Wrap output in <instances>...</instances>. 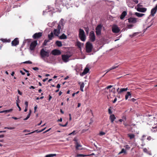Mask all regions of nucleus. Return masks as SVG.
I'll return each mask as SVG.
<instances>
[{
  "instance_id": "f257e3e1",
  "label": "nucleus",
  "mask_w": 157,
  "mask_h": 157,
  "mask_svg": "<svg viewBox=\"0 0 157 157\" xmlns=\"http://www.w3.org/2000/svg\"><path fill=\"white\" fill-rule=\"evenodd\" d=\"M78 36L80 39L83 41H84L86 39L85 33L83 29L81 28L79 30Z\"/></svg>"
},
{
  "instance_id": "b1692460",
  "label": "nucleus",
  "mask_w": 157,
  "mask_h": 157,
  "mask_svg": "<svg viewBox=\"0 0 157 157\" xmlns=\"http://www.w3.org/2000/svg\"><path fill=\"white\" fill-rule=\"evenodd\" d=\"M13 109H10L9 110H3L2 111H0V113H7L11 112L12 111Z\"/></svg>"
},
{
  "instance_id": "f3484780",
  "label": "nucleus",
  "mask_w": 157,
  "mask_h": 157,
  "mask_svg": "<svg viewBox=\"0 0 157 157\" xmlns=\"http://www.w3.org/2000/svg\"><path fill=\"white\" fill-rule=\"evenodd\" d=\"M89 71V69L88 67H85V69L84 70L83 72L81 74V75L82 76H83L86 74Z\"/></svg>"
},
{
  "instance_id": "37998d69",
  "label": "nucleus",
  "mask_w": 157,
  "mask_h": 157,
  "mask_svg": "<svg viewBox=\"0 0 157 157\" xmlns=\"http://www.w3.org/2000/svg\"><path fill=\"white\" fill-rule=\"evenodd\" d=\"M76 131L75 130H74V131H73L71 133H70L69 134V135H71L72 134H73V135H75L76 133Z\"/></svg>"
},
{
  "instance_id": "3c124183",
  "label": "nucleus",
  "mask_w": 157,
  "mask_h": 157,
  "mask_svg": "<svg viewBox=\"0 0 157 157\" xmlns=\"http://www.w3.org/2000/svg\"><path fill=\"white\" fill-rule=\"evenodd\" d=\"M84 84L83 82H82L80 85V88H84Z\"/></svg>"
},
{
  "instance_id": "a211bd4d",
  "label": "nucleus",
  "mask_w": 157,
  "mask_h": 157,
  "mask_svg": "<svg viewBox=\"0 0 157 157\" xmlns=\"http://www.w3.org/2000/svg\"><path fill=\"white\" fill-rule=\"evenodd\" d=\"M127 12L126 11H124L121 14L120 16V18L121 20L123 19L125 16L127 15Z\"/></svg>"
},
{
  "instance_id": "20e7f679",
  "label": "nucleus",
  "mask_w": 157,
  "mask_h": 157,
  "mask_svg": "<svg viewBox=\"0 0 157 157\" xmlns=\"http://www.w3.org/2000/svg\"><path fill=\"white\" fill-rule=\"evenodd\" d=\"M102 27V25L101 24H99L98 25L96 28V33L97 36H99L101 35Z\"/></svg>"
},
{
  "instance_id": "2f4dec72",
  "label": "nucleus",
  "mask_w": 157,
  "mask_h": 157,
  "mask_svg": "<svg viewBox=\"0 0 157 157\" xmlns=\"http://www.w3.org/2000/svg\"><path fill=\"white\" fill-rule=\"evenodd\" d=\"M56 154H50L46 155L45 157H53L56 156Z\"/></svg>"
},
{
  "instance_id": "473e14b6",
  "label": "nucleus",
  "mask_w": 157,
  "mask_h": 157,
  "mask_svg": "<svg viewBox=\"0 0 157 157\" xmlns=\"http://www.w3.org/2000/svg\"><path fill=\"white\" fill-rule=\"evenodd\" d=\"M50 40H44L43 43V45L44 46H46L47 45V44L48 42H50Z\"/></svg>"
},
{
  "instance_id": "e433bc0d",
  "label": "nucleus",
  "mask_w": 157,
  "mask_h": 157,
  "mask_svg": "<svg viewBox=\"0 0 157 157\" xmlns=\"http://www.w3.org/2000/svg\"><path fill=\"white\" fill-rule=\"evenodd\" d=\"M127 27L128 29H131L133 27L134 25L132 24H129L127 25Z\"/></svg>"
},
{
  "instance_id": "0eeeda50",
  "label": "nucleus",
  "mask_w": 157,
  "mask_h": 157,
  "mask_svg": "<svg viewBox=\"0 0 157 157\" xmlns=\"http://www.w3.org/2000/svg\"><path fill=\"white\" fill-rule=\"evenodd\" d=\"M37 44V40H34L32 42L30 45V49L31 51L34 50Z\"/></svg>"
},
{
  "instance_id": "72a5a7b5",
  "label": "nucleus",
  "mask_w": 157,
  "mask_h": 157,
  "mask_svg": "<svg viewBox=\"0 0 157 157\" xmlns=\"http://www.w3.org/2000/svg\"><path fill=\"white\" fill-rule=\"evenodd\" d=\"M118 67V66H113L110 69H109L108 70V71L106 72V73L105 74H105L106 73H107L108 72H109V71L112 70H113V69H115L117 67Z\"/></svg>"
},
{
  "instance_id": "4c0bfd02",
  "label": "nucleus",
  "mask_w": 157,
  "mask_h": 157,
  "mask_svg": "<svg viewBox=\"0 0 157 157\" xmlns=\"http://www.w3.org/2000/svg\"><path fill=\"white\" fill-rule=\"evenodd\" d=\"M39 131H38V130H35V131H33V132H30V133H29L28 134H26V135H30L31 134L33 133H34L35 132H37L38 133V132H39Z\"/></svg>"
},
{
  "instance_id": "c9c22d12",
  "label": "nucleus",
  "mask_w": 157,
  "mask_h": 157,
  "mask_svg": "<svg viewBox=\"0 0 157 157\" xmlns=\"http://www.w3.org/2000/svg\"><path fill=\"white\" fill-rule=\"evenodd\" d=\"M122 153H126V151L124 148L122 149L121 150V151L120 152H119V153L118 154L120 155Z\"/></svg>"
},
{
  "instance_id": "423d86ee",
  "label": "nucleus",
  "mask_w": 157,
  "mask_h": 157,
  "mask_svg": "<svg viewBox=\"0 0 157 157\" xmlns=\"http://www.w3.org/2000/svg\"><path fill=\"white\" fill-rule=\"evenodd\" d=\"M61 29V26L59 25H58L57 29H55L53 31L54 34L56 36H58L60 33V29Z\"/></svg>"
},
{
  "instance_id": "4be33fe9",
  "label": "nucleus",
  "mask_w": 157,
  "mask_h": 157,
  "mask_svg": "<svg viewBox=\"0 0 157 157\" xmlns=\"http://www.w3.org/2000/svg\"><path fill=\"white\" fill-rule=\"evenodd\" d=\"M54 33L53 32H51L50 34L48 35V39L50 40H52V38L54 37Z\"/></svg>"
},
{
  "instance_id": "ddd939ff",
  "label": "nucleus",
  "mask_w": 157,
  "mask_h": 157,
  "mask_svg": "<svg viewBox=\"0 0 157 157\" xmlns=\"http://www.w3.org/2000/svg\"><path fill=\"white\" fill-rule=\"evenodd\" d=\"M157 11V5L153 8L151 10V15L153 16L156 13Z\"/></svg>"
},
{
  "instance_id": "6e6552de",
  "label": "nucleus",
  "mask_w": 157,
  "mask_h": 157,
  "mask_svg": "<svg viewBox=\"0 0 157 157\" xmlns=\"http://www.w3.org/2000/svg\"><path fill=\"white\" fill-rule=\"evenodd\" d=\"M70 56L66 55H62V58L64 62H67L68 61Z\"/></svg>"
},
{
  "instance_id": "c85d7f7f",
  "label": "nucleus",
  "mask_w": 157,
  "mask_h": 157,
  "mask_svg": "<svg viewBox=\"0 0 157 157\" xmlns=\"http://www.w3.org/2000/svg\"><path fill=\"white\" fill-rule=\"evenodd\" d=\"M131 93L130 92H128L125 95V99L126 100H127L128 98V97L129 96H131Z\"/></svg>"
},
{
  "instance_id": "a18cd8bd",
  "label": "nucleus",
  "mask_w": 157,
  "mask_h": 157,
  "mask_svg": "<svg viewBox=\"0 0 157 157\" xmlns=\"http://www.w3.org/2000/svg\"><path fill=\"white\" fill-rule=\"evenodd\" d=\"M105 134V133L103 132H101L99 133V135L100 136H103Z\"/></svg>"
},
{
  "instance_id": "e2e57ef3",
  "label": "nucleus",
  "mask_w": 157,
  "mask_h": 157,
  "mask_svg": "<svg viewBox=\"0 0 157 157\" xmlns=\"http://www.w3.org/2000/svg\"><path fill=\"white\" fill-rule=\"evenodd\" d=\"M15 128L14 127H8V129L10 130H13Z\"/></svg>"
},
{
  "instance_id": "9b49d317",
  "label": "nucleus",
  "mask_w": 157,
  "mask_h": 157,
  "mask_svg": "<svg viewBox=\"0 0 157 157\" xmlns=\"http://www.w3.org/2000/svg\"><path fill=\"white\" fill-rule=\"evenodd\" d=\"M19 40L17 38H15L11 42L12 46H16L19 44Z\"/></svg>"
},
{
  "instance_id": "a19ab883",
  "label": "nucleus",
  "mask_w": 157,
  "mask_h": 157,
  "mask_svg": "<svg viewBox=\"0 0 157 157\" xmlns=\"http://www.w3.org/2000/svg\"><path fill=\"white\" fill-rule=\"evenodd\" d=\"M23 63L31 64H32V62H31L30 61H26L23 62Z\"/></svg>"
},
{
  "instance_id": "4468645a",
  "label": "nucleus",
  "mask_w": 157,
  "mask_h": 157,
  "mask_svg": "<svg viewBox=\"0 0 157 157\" xmlns=\"http://www.w3.org/2000/svg\"><path fill=\"white\" fill-rule=\"evenodd\" d=\"M147 8H141L140 7H137L136 10L137 11L142 13L145 12L147 10Z\"/></svg>"
},
{
  "instance_id": "052dcab7",
  "label": "nucleus",
  "mask_w": 157,
  "mask_h": 157,
  "mask_svg": "<svg viewBox=\"0 0 157 157\" xmlns=\"http://www.w3.org/2000/svg\"><path fill=\"white\" fill-rule=\"evenodd\" d=\"M25 104L26 105V106H27V107H28V103L27 101H25Z\"/></svg>"
},
{
  "instance_id": "de8ad7c7",
  "label": "nucleus",
  "mask_w": 157,
  "mask_h": 157,
  "mask_svg": "<svg viewBox=\"0 0 157 157\" xmlns=\"http://www.w3.org/2000/svg\"><path fill=\"white\" fill-rule=\"evenodd\" d=\"M136 99H134V98H132L131 99H129L128 100L129 101H131L133 102H134L135 101H136Z\"/></svg>"
},
{
  "instance_id": "0e129e2a",
  "label": "nucleus",
  "mask_w": 157,
  "mask_h": 157,
  "mask_svg": "<svg viewBox=\"0 0 157 157\" xmlns=\"http://www.w3.org/2000/svg\"><path fill=\"white\" fill-rule=\"evenodd\" d=\"M20 72L22 74V75H24L25 74V73L22 71L21 70L20 71Z\"/></svg>"
},
{
  "instance_id": "680f3d73",
  "label": "nucleus",
  "mask_w": 157,
  "mask_h": 157,
  "mask_svg": "<svg viewBox=\"0 0 157 157\" xmlns=\"http://www.w3.org/2000/svg\"><path fill=\"white\" fill-rule=\"evenodd\" d=\"M17 107H18V108H19V110L20 111H21V108L20 107V106H19V104H17Z\"/></svg>"
},
{
  "instance_id": "1a4fd4ad",
  "label": "nucleus",
  "mask_w": 157,
  "mask_h": 157,
  "mask_svg": "<svg viewBox=\"0 0 157 157\" xmlns=\"http://www.w3.org/2000/svg\"><path fill=\"white\" fill-rule=\"evenodd\" d=\"M127 20L129 23L135 24L137 22V18L131 17L128 18Z\"/></svg>"
},
{
  "instance_id": "c03bdc74",
  "label": "nucleus",
  "mask_w": 157,
  "mask_h": 157,
  "mask_svg": "<svg viewBox=\"0 0 157 157\" xmlns=\"http://www.w3.org/2000/svg\"><path fill=\"white\" fill-rule=\"evenodd\" d=\"M124 147L126 149H127L128 150H129L130 148V147L128 144H127L125 146H124Z\"/></svg>"
},
{
  "instance_id": "338daca9",
  "label": "nucleus",
  "mask_w": 157,
  "mask_h": 157,
  "mask_svg": "<svg viewBox=\"0 0 157 157\" xmlns=\"http://www.w3.org/2000/svg\"><path fill=\"white\" fill-rule=\"evenodd\" d=\"M28 110V107H27V106H25V109L24 110V111L25 112H26Z\"/></svg>"
},
{
  "instance_id": "2eb2a0df",
  "label": "nucleus",
  "mask_w": 157,
  "mask_h": 157,
  "mask_svg": "<svg viewBox=\"0 0 157 157\" xmlns=\"http://www.w3.org/2000/svg\"><path fill=\"white\" fill-rule=\"evenodd\" d=\"M112 30L113 33H117L120 32V29L117 26H115L112 28Z\"/></svg>"
},
{
  "instance_id": "393cba45",
  "label": "nucleus",
  "mask_w": 157,
  "mask_h": 157,
  "mask_svg": "<svg viewBox=\"0 0 157 157\" xmlns=\"http://www.w3.org/2000/svg\"><path fill=\"white\" fill-rule=\"evenodd\" d=\"M82 44V45H83V44H81V42H80L79 41H78L76 42V46L79 48H81V45Z\"/></svg>"
},
{
  "instance_id": "13d9d810",
  "label": "nucleus",
  "mask_w": 157,
  "mask_h": 157,
  "mask_svg": "<svg viewBox=\"0 0 157 157\" xmlns=\"http://www.w3.org/2000/svg\"><path fill=\"white\" fill-rule=\"evenodd\" d=\"M26 43V41H25V40L24 41H23V44L21 46V47H23V46L25 45V43Z\"/></svg>"
},
{
  "instance_id": "79ce46f5",
  "label": "nucleus",
  "mask_w": 157,
  "mask_h": 157,
  "mask_svg": "<svg viewBox=\"0 0 157 157\" xmlns=\"http://www.w3.org/2000/svg\"><path fill=\"white\" fill-rule=\"evenodd\" d=\"M63 18H62L61 19L60 21V24L61 25L63 26Z\"/></svg>"
},
{
  "instance_id": "49530a36",
  "label": "nucleus",
  "mask_w": 157,
  "mask_h": 157,
  "mask_svg": "<svg viewBox=\"0 0 157 157\" xmlns=\"http://www.w3.org/2000/svg\"><path fill=\"white\" fill-rule=\"evenodd\" d=\"M113 86H112V85H109V86H107L106 88H105V89H109L111 88Z\"/></svg>"
},
{
  "instance_id": "f8f14e48",
  "label": "nucleus",
  "mask_w": 157,
  "mask_h": 157,
  "mask_svg": "<svg viewBox=\"0 0 157 157\" xmlns=\"http://www.w3.org/2000/svg\"><path fill=\"white\" fill-rule=\"evenodd\" d=\"M52 53L53 55L56 56L60 55L61 52V51L59 50L54 49L52 51Z\"/></svg>"
},
{
  "instance_id": "58836bf2",
  "label": "nucleus",
  "mask_w": 157,
  "mask_h": 157,
  "mask_svg": "<svg viewBox=\"0 0 157 157\" xmlns=\"http://www.w3.org/2000/svg\"><path fill=\"white\" fill-rule=\"evenodd\" d=\"M109 92H113L114 93V94H115L116 93V91L115 90V88H113L111 90H110Z\"/></svg>"
},
{
  "instance_id": "f704fd0d",
  "label": "nucleus",
  "mask_w": 157,
  "mask_h": 157,
  "mask_svg": "<svg viewBox=\"0 0 157 157\" xmlns=\"http://www.w3.org/2000/svg\"><path fill=\"white\" fill-rule=\"evenodd\" d=\"M84 29H85L86 33L87 34H88L89 33V28L88 27H84Z\"/></svg>"
},
{
  "instance_id": "7c9ffc66",
  "label": "nucleus",
  "mask_w": 157,
  "mask_h": 157,
  "mask_svg": "<svg viewBox=\"0 0 157 157\" xmlns=\"http://www.w3.org/2000/svg\"><path fill=\"white\" fill-rule=\"evenodd\" d=\"M88 155H83L82 154H77V155L75 156V157H84L86 156H88Z\"/></svg>"
},
{
  "instance_id": "864d4df0",
  "label": "nucleus",
  "mask_w": 157,
  "mask_h": 157,
  "mask_svg": "<svg viewBox=\"0 0 157 157\" xmlns=\"http://www.w3.org/2000/svg\"><path fill=\"white\" fill-rule=\"evenodd\" d=\"M143 6V5L141 3H139L137 4V7H141Z\"/></svg>"
},
{
  "instance_id": "4d7b16f0",
  "label": "nucleus",
  "mask_w": 157,
  "mask_h": 157,
  "mask_svg": "<svg viewBox=\"0 0 157 157\" xmlns=\"http://www.w3.org/2000/svg\"><path fill=\"white\" fill-rule=\"evenodd\" d=\"M16 101L17 105L19 104V103L20 102V100L19 99H17Z\"/></svg>"
},
{
  "instance_id": "ea45409f",
  "label": "nucleus",
  "mask_w": 157,
  "mask_h": 157,
  "mask_svg": "<svg viewBox=\"0 0 157 157\" xmlns=\"http://www.w3.org/2000/svg\"><path fill=\"white\" fill-rule=\"evenodd\" d=\"M112 108L111 107H110L109 108L108 111V113L109 114H112V112L111 111L110 108Z\"/></svg>"
},
{
  "instance_id": "5701e85b",
  "label": "nucleus",
  "mask_w": 157,
  "mask_h": 157,
  "mask_svg": "<svg viewBox=\"0 0 157 157\" xmlns=\"http://www.w3.org/2000/svg\"><path fill=\"white\" fill-rule=\"evenodd\" d=\"M55 44H56V45L59 47H61L62 46V43L60 41H56V42Z\"/></svg>"
},
{
  "instance_id": "7ed1b4c3",
  "label": "nucleus",
  "mask_w": 157,
  "mask_h": 157,
  "mask_svg": "<svg viewBox=\"0 0 157 157\" xmlns=\"http://www.w3.org/2000/svg\"><path fill=\"white\" fill-rule=\"evenodd\" d=\"M93 48L92 44L90 42L88 41L86 44V52L87 53H90Z\"/></svg>"
},
{
  "instance_id": "dca6fc26",
  "label": "nucleus",
  "mask_w": 157,
  "mask_h": 157,
  "mask_svg": "<svg viewBox=\"0 0 157 157\" xmlns=\"http://www.w3.org/2000/svg\"><path fill=\"white\" fill-rule=\"evenodd\" d=\"M75 148L77 150H83V148H80L79 147H82V146L78 142H77L75 144Z\"/></svg>"
},
{
  "instance_id": "c756f323",
  "label": "nucleus",
  "mask_w": 157,
  "mask_h": 157,
  "mask_svg": "<svg viewBox=\"0 0 157 157\" xmlns=\"http://www.w3.org/2000/svg\"><path fill=\"white\" fill-rule=\"evenodd\" d=\"M151 131L153 132H157V126L155 127H152V129H151Z\"/></svg>"
},
{
  "instance_id": "bf43d9fd",
  "label": "nucleus",
  "mask_w": 157,
  "mask_h": 157,
  "mask_svg": "<svg viewBox=\"0 0 157 157\" xmlns=\"http://www.w3.org/2000/svg\"><path fill=\"white\" fill-rule=\"evenodd\" d=\"M151 139V138L150 136H149L147 137V140H150Z\"/></svg>"
},
{
  "instance_id": "603ef678",
  "label": "nucleus",
  "mask_w": 157,
  "mask_h": 157,
  "mask_svg": "<svg viewBox=\"0 0 157 157\" xmlns=\"http://www.w3.org/2000/svg\"><path fill=\"white\" fill-rule=\"evenodd\" d=\"M74 141L75 142V144L76 143V142H78V140H77V138L76 137H75L74 138Z\"/></svg>"
},
{
  "instance_id": "9d476101",
  "label": "nucleus",
  "mask_w": 157,
  "mask_h": 157,
  "mask_svg": "<svg viewBox=\"0 0 157 157\" xmlns=\"http://www.w3.org/2000/svg\"><path fill=\"white\" fill-rule=\"evenodd\" d=\"M42 36V33L39 32L35 33L33 36V37L34 39L39 38Z\"/></svg>"
},
{
  "instance_id": "cd10ccee",
  "label": "nucleus",
  "mask_w": 157,
  "mask_h": 157,
  "mask_svg": "<svg viewBox=\"0 0 157 157\" xmlns=\"http://www.w3.org/2000/svg\"><path fill=\"white\" fill-rule=\"evenodd\" d=\"M0 40L3 42H10V40L9 39L7 40L6 39L1 38Z\"/></svg>"
},
{
  "instance_id": "5fc2aeb1",
  "label": "nucleus",
  "mask_w": 157,
  "mask_h": 157,
  "mask_svg": "<svg viewBox=\"0 0 157 157\" xmlns=\"http://www.w3.org/2000/svg\"><path fill=\"white\" fill-rule=\"evenodd\" d=\"M37 105H36L35 107H34V113H35V112H36V110L37 109Z\"/></svg>"
},
{
  "instance_id": "a878e982",
  "label": "nucleus",
  "mask_w": 157,
  "mask_h": 157,
  "mask_svg": "<svg viewBox=\"0 0 157 157\" xmlns=\"http://www.w3.org/2000/svg\"><path fill=\"white\" fill-rule=\"evenodd\" d=\"M128 136L131 140L135 138V135L134 134H128Z\"/></svg>"
},
{
  "instance_id": "09e8293b",
  "label": "nucleus",
  "mask_w": 157,
  "mask_h": 157,
  "mask_svg": "<svg viewBox=\"0 0 157 157\" xmlns=\"http://www.w3.org/2000/svg\"><path fill=\"white\" fill-rule=\"evenodd\" d=\"M33 70H35V71H37V70H39V68L36 67H33Z\"/></svg>"
},
{
  "instance_id": "aec40b11",
  "label": "nucleus",
  "mask_w": 157,
  "mask_h": 157,
  "mask_svg": "<svg viewBox=\"0 0 157 157\" xmlns=\"http://www.w3.org/2000/svg\"><path fill=\"white\" fill-rule=\"evenodd\" d=\"M109 119L112 123H113L115 119H116V117L113 114H111L109 117Z\"/></svg>"
},
{
  "instance_id": "8fccbe9b",
  "label": "nucleus",
  "mask_w": 157,
  "mask_h": 157,
  "mask_svg": "<svg viewBox=\"0 0 157 157\" xmlns=\"http://www.w3.org/2000/svg\"><path fill=\"white\" fill-rule=\"evenodd\" d=\"M143 151L147 153L148 150L146 148H144L143 149Z\"/></svg>"
},
{
  "instance_id": "6e6d98bb",
  "label": "nucleus",
  "mask_w": 157,
  "mask_h": 157,
  "mask_svg": "<svg viewBox=\"0 0 157 157\" xmlns=\"http://www.w3.org/2000/svg\"><path fill=\"white\" fill-rule=\"evenodd\" d=\"M17 92H18V94H19L20 95H22V93L19 90H18Z\"/></svg>"
},
{
  "instance_id": "39448f33",
  "label": "nucleus",
  "mask_w": 157,
  "mask_h": 157,
  "mask_svg": "<svg viewBox=\"0 0 157 157\" xmlns=\"http://www.w3.org/2000/svg\"><path fill=\"white\" fill-rule=\"evenodd\" d=\"M89 39L90 41L92 42H94L95 40V36L94 33L93 31H91L90 33Z\"/></svg>"
},
{
  "instance_id": "f03ea898",
  "label": "nucleus",
  "mask_w": 157,
  "mask_h": 157,
  "mask_svg": "<svg viewBox=\"0 0 157 157\" xmlns=\"http://www.w3.org/2000/svg\"><path fill=\"white\" fill-rule=\"evenodd\" d=\"M40 53L41 58L43 59H44L46 57H48L49 56V51L48 50L46 51L44 48L40 50Z\"/></svg>"
},
{
  "instance_id": "774afa93",
  "label": "nucleus",
  "mask_w": 157,
  "mask_h": 157,
  "mask_svg": "<svg viewBox=\"0 0 157 157\" xmlns=\"http://www.w3.org/2000/svg\"><path fill=\"white\" fill-rule=\"evenodd\" d=\"M57 88H59L60 87V85L59 84H58L56 86Z\"/></svg>"
},
{
  "instance_id": "412c9836",
  "label": "nucleus",
  "mask_w": 157,
  "mask_h": 157,
  "mask_svg": "<svg viewBox=\"0 0 157 157\" xmlns=\"http://www.w3.org/2000/svg\"><path fill=\"white\" fill-rule=\"evenodd\" d=\"M128 90V88H121L120 89L119 94H121L122 93L127 91Z\"/></svg>"
},
{
  "instance_id": "69168bd1",
  "label": "nucleus",
  "mask_w": 157,
  "mask_h": 157,
  "mask_svg": "<svg viewBox=\"0 0 157 157\" xmlns=\"http://www.w3.org/2000/svg\"><path fill=\"white\" fill-rule=\"evenodd\" d=\"M117 101V98H115L114 100L113 101V103H115V102Z\"/></svg>"
},
{
  "instance_id": "bb28decb",
  "label": "nucleus",
  "mask_w": 157,
  "mask_h": 157,
  "mask_svg": "<svg viewBox=\"0 0 157 157\" xmlns=\"http://www.w3.org/2000/svg\"><path fill=\"white\" fill-rule=\"evenodd\" d=\"M135 14L137 17H142L144 15V14L141 13L137 12L135 13Z\"/></svg>"
},
{
  "instance_id": "6ab92c4d",
  "label": "nucleus",
  "mask_w": 157,
  "mask_h": 157,
  "mask_svg": "<svg viewBox=\"0 0 157 157\" xmlns=\"http://www.w3.org/2000/svg\"><path fill=\"white\" fill-rule=\"evenodd\" d=\"M58 36L60 40L66 39H67V36L64 33H63L60 36H59V35H58V36Z\"/></svg>"
}]
</instances>
